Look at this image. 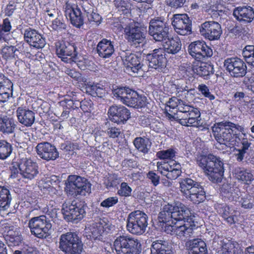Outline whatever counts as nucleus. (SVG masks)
<instances>
[{"label": "nucleus", "instance_id": "obj_1", "mask_svg": "<svg viewBox=\"0 0 254 254\" xmlns=\"http://www.w3.org/2000/svg\"><path fill=\"white\" fill-rule=\"evenodd\" d=\"M178 97H173L167 103L166 110L170 118L178 121L184 126L198 127L200 123V113L198 108L187 102L192 99L194 89L187 85L178 89Z\"/></svg>", "mask_w": 254, "mask_h": 254}, {"label": "nucleus", "instance_id": "obj_2", "mask_svg": "<svg viewBox=\"0 0 254 254\" xmlns=\"http://www.w3.org/2000/svg\"><path fill=\"white\" fill-rule=\"evenodd\" d=\"M190 214L189 207L179 201L165 205L158 215L160 225L166 229L169 226H172L175 221H182Z\"/></svg>", "mask_w": 254, "mask_h": 254}, {"label": "nucleus", "instance_id": "obj_3", "mask_svg": "<svg viewBox=\"0 0 254 254\" xmlns=\"http://www.w3.org/2000/svg\"><path fill=\"white\" fill-rule=\"evenodd\" d=\"M214 136L220 144L231 147L237 145L240 138L237 131H244V128L230 122L218 123L212 128Z\"/></svg>", "mask_w": 254, "mask_h": 254}, {"label": "nucleus", "instance_id": "obj_4", "mask_svg": "<svg viewBox=\"0 0 254 254\" xmlns=\"http://www.w3.org/2000/svg\"><path fill=\"white\" fill-rule=\"evenodd\" d=\"M196 163L210 181L213 182L221 181L224 168L223 160L220 157L211 154L200 155L196 158Z\"/></svg>", "mask_w": 254, "mask_h": 254}, {"label": "nucleus", "instance_id": "obj_5", "mask_svg": "<svg viewBox=\"0 0 254 254\" xmlns=\"http://www.w3.org/2000/svg\"><path fill=\"white\" fill-rule=\"evenodd\" d=\"M180 190L183 196L194 203H199L205 197V193L198 183L190 178L183 179L180 183Z\"/></svg>", "mask_w": 254, "mask_h": 254}, {"label": "nucleus", "instance_id": "obj_6", "mask_svg": "<svg viewBox=\"0 0 254 254\" xmlns=\"http://www.w3.org/2000/svg\"><path fill=\"white\" fill-rule=\"evenodd\" d=\"M91 184L84 178L76 175L68 176L66 182L65 191L68 195L73 197L78 195H85L91 192Z\"/></svg>", "mask_w": 254, "mask_h": 254}, {"label": "nucleus", "instance_id": "obj_7", "mask_svg": "<svg viewBox=\"0 0 254 254\" xmlns=\"http://www.w3.org/2000/svg\"><path fill=\"white\" fill-rule=\"evenodd\" d=\"M114 246L118 254H139L141 251L139 241L128 235L118 237L114 241Z\"/></svg>", "mask_w": 254, "mask_h": 254}, {"label": "nucleus", "instance_id": "obj_8", "mask_svg": "<svg viewBox=\"0 0 254 254\" xmlns=\"http://www.w3.org/2000/svg\"><path fill=\"white\" fill-rule=\"evenodd\" d=\"M147 226L148 216L144 212L136 210L128 214L127 229L129 233L141 235L145 232Z\"/></svg>", "mask_w": 254, "mask_h": 254}, {"label": "nucleus", "instance_id": "obj_9", "mask_svg": "<svg viewBox=\"0 0 254 254\" xmlns=\"http://www.w3.org/2000/svg\"><path fill=\"white\" fill-rule=\"evenodd\" d=\"M59 248L65 254H80L83 244L76 233L67 232L61 236Z\"/></svg>", "mask_w": 254, "mask_h": 254}, {"label": "nucleus", "instance_id": "obj_10", "mask_svg": "<svg viewBox=\"0 0 254 254\" xmlns=\"http://www.w3.org/2000/svg\"><path fill=\"white\" fill-rule=\"evenodd\" d=\"M10 170L13 174L19 171L22 177L28 180L34 179L39 173L37 163L28 158H22L19 162H13Z\"/></svg>", "mask_w": 254, "mask_h": 254}, {"label": "nucleus", "instance_id": "obj_11", "mask_svg": "<svg viewBox=\"0 0 254 254\" xmlns=\"http://www.w3.org/2000/svg\"><path fill=\"white\" fill-rule=\"evenodd\" d=\"M183 220H184L186 223L178 225L176 222H175L173 225L166 228L165 231L167 234L175 235L178 238L182 239L190 237L192 234L193 229L196 227L195 216L191 210L190 215Z\"/></svg>", "mask_w": 254, "mask_h": 254}, {"label": "nucleus", "instance_id": "obj_12", "mask_svg": "<svg viewBox=\"0 0 254 254\" xmlns=\"http://www.w3.org/2000/svg\"><path fill=\"white\" fill-rule=\"evenodd\" d=\"M113 225L106 218L100 219L97 222L93 223L89 227H86V237L91 240L103 241L104 235L114 229Z\"/></svg>", "mask_w": 254, "mask_h": 254}, {"label": "nucleus", "instance_id": "obj_13", "mask_svg": "<svg viewBox=\"0 0 254 254\" xmlns=\"http://www.w3.org/2000/svg\"><path fill=\"white\" fill-rule=\"evenodd\" d=\"M125 38L132 45H136L145 42L146 32L138 23L130 21L123 26Z\"/></svg>", "mask_w": 254, "mask_h": 254}, {"label": "nucleus", "instance_id": "obj_14", "mask_svg": "<svg viewBox=\"0 0 254 254\" xmlns=\"http://www.w3.org/2000/svg\"><path fill=\"white\" fill-rule=\"evenodd\" d=\"M31 233L38 238H46L50 234L52 225L45 215L31 218L28 223Z\"/></svg>", "mask_w": 254, "mask_h": 254}, {"label": "nucleus", "instance_id": "obj_15", "mask_svg": "<svg viewBox=\"0 0 254 254\" xmlns=\"http://www.w3.org/2000/svg\"><path fill=\"white\" fill-rule=\"evenodd\" d=\"M64 218L68 221L80 220L83 218L85 214L84 205L80 202H65L63 204L62 209Z\"/></svg>", "mask_w": 254, "mask_h": 254}, {"label": "nucleus", "instance_id": "obj_16", "mask_svg": "<svg viewBox=\"0 0 254 254\" xmlns=\"http://www.w3.org/2000/svg\"><path fill=\"white\" fill-rule=\"evenodd\" d=\"M169 28L162 20L152 19L150 22L149 32L156 41L163 42L168 37Z\"/></svg>", "mask_w": 254, "mask_h": 254}, {"label": "nucleus", "instance_id": "obj_17", "mask_svg": "<svg viewBox=\"0 0 254 254\" xmlns=\"http://www.w3.org/2000/svg\"><path fill=\"white\" fill-rule=\"evenodd\" d=\"M172 24L178 34L185 36L191 33V21L187 14H174Z\"/></svg>", "mask_w": 254, "mask_h": 254}, {"label": "nucleus", "instance_id": "obj_18", "mask_svg": "<svg viewBox=\"0 0 254 254\" xmlns=\"http://www.w3.org/2000/svg\"><path fill=\"white\" fill-rule=\"evenodd\" d=\"M157 170L163 176L170 180H175L181 174V166L175 160L167 162H158L157 163Z\"/></svg>", "mask_w": 254, "mask_h": 254}, {"label": "nucleus", "instance_id": "obj_19", "mask_svg": "<svg viewBox=\"0 0 254 254\" xmlns=\"http://www.w3.org/2000/svg\"><path fill=\"white\" fill-rule=\"evenodd\" d=\"M126 70L129 74L131 73L142 74L144 70L143 65L141 63V59L132 53H126L122 57Z\"/></svg>", "mask_w": 254, "mask_h": 254}, {"label": "nucleus", "instance_id": "obj_20", "mask_svg": "<svg viewBox=\"0 0 254 254\" xmlns=\"http://www.w3.org/2000/svg\"><path fill=\"white\" fill-rule=\"evenodd\" d=\"M224 66L232 76L243 77L247 72V66L245 62L238 58H228L225 60Z\"/></svg>", "mask_w": 254, "mask_h": 254}, {"label": "nucleus", "instance_id": "obj_21", "mask_svg": "<svg viewBox=\"0 0 254 254\" xmlns=\"http://www.w3.org/2000/svg\"><path fill=\"white\" fill-rule=\"evenodd\" d=\"M189 54L197 60L203 59L205 57H210L213 55L212 50L203 41H195L189 46Z\"/></svg>", "mask_w": 254, "mask_h": 254}, {"label": "nucleus", "instance_id": "obj_22", "mask_svg": "<svg viewBox=\"0 0 254 254\" xmlns=\"http://www.w3.org/2000/svg\"><path fill=\"white\" fill-rule=\"evenodd\" d=\"M199 31L201 35L209 40L218 39L222 34L220 25L214 21H206L202 23Z\"/></svg>", "mask_w": 254, "mask_h": 254}, {"label": "nucleus", "instance_id": "obj_23", "mask_svg": "<svg viewBox=\"0 0 254 254\" xmlns=\"http://www.w3.org/2000/svg\"><path fill=\"white\" fill-rule=\"evenodd\" d=\"M76 48L74 45L64 41L59 42L56 44V53L62 61L72 63V58L76 54Z\"/></svg>", "mask_w": 254, "mask_h": 254}, {"label": "nucleus", "instance_id": "obj_24", "mask_svg": "<svg viewBox=\"0 0 254 254\" xmlns=\"http://www.w3.org/2000/svg\"><path fill=\"white\" fill-rule=\"evenodd\" d=\"M149 62V66L158 69L159 71H162L166 67L167 59L165 57V53L162 48L156 49L153 52L147 55Z\"/></svg>", "mask_w": 254, "mask_h": 254}, {"label": "nucleus", "instance_id": "obj_25", "mask_svg": "<svg viewBox=\"0 0 254 254\" xmlns=\"http://www.w3.org/2000/svg\"><path fill=\"white\" fill-rule=\"evenodd\" d=\"M64 8L66 18L69 19L73 25L80 27L83 24L81 12L77 5L67 1L65 3Z\"/></svg>", "mask_w": 254, "mask_h": 254}, {"label": "nucleus", "instance_id": "obj_26", "mask_svg": "<svg viewBox=\"0 0 254 254\" xmlns=\"http://www.w3.org/2000/svg\"><path fill=\"white\" fill-rule=\"evenodd\" d=\"M36 148L39 156L44 160H54L59 156V153L55 146L49 142L38 143Z\"/></svg>", "mask_w": 254, "mask_h": 254}, {"label": "nucleus", "instance_id": "obj_27", "mask_svg": "<svg viewBox=\"0 0 254 254\" xmlns=\"http://www.w3.org/2000/svg\"><path fill=\"white\" fill-rule=\"evenodd\" d=\"M24 38L31 46L37 49L43 48L46 45L45 39L42 35L36 30L30 28L25 30Z\"/></svg>", "mask_w": 254, "mask_h": 254}, {"label": "nucleus", "instance_id": "obj_28", "mask_svg": "<svg viewBox=\"0 0 254 254\" xmlns=\"http://www.w3.org/2000/svg\"><path fill=\"white\" fill-rule=\"evenodd\" d=\"M108 113L110 119L117 124L124 123L128 119L130 115L129 111L122 106L111 107Z\"/></svg>", "mask_w": 254, "mask_h": 254}, {"label": "nucleus", "instance_id": "obj_29", "mask_svg": "<svg viewBox=\"0 0 254 254\" xmlns=\"http://www.w3.org/2000/svg\"><path fill=\"white\" fill-rule=\"evenodd\" d=\"M233 15L241 24H248L254 19V10L252 7L239 6L234 10Z\"/></svg>", "mask_w": 254, "mask_h": 254}, {"label": "nucleus", "instance_id": "obj_30", "mask_svg": "<svg viewBox=\"0 0 254 254\" xmlns=\"http://www.w3.org/2000/svg\"><path fill=\"white\" fill-rule=\"evenodd\" d=\"M16 114L18 122L25 127H31L35 122L34 113L26 108L18 107Z\"/></svg>", "mask_w": 254, "mask_h": 254}, {"label": "nucleus", "instance_id": "obj_31", "mask_svg": "<svg viewBox=\"0 0 254 254\" xmlns=\"http://www.w3.org/2000/svg\"><path fill=\"white\" fill-rule=\"evenodd\" d=\"M185 247L189 254H207V249L205 242L200 239L190 240L186 242Z\"/></svg>", "mask_w": 254, "mask_h": 254}, {"label": "nucleus", "instance_id": "obj_32", "mask_svg": "<svg viewBox=\"0 0 254 254\" xmlns=\"http://www.w3.org/2000/svg\"><path fill=\"white\" fill-rule=\"evenodd\" d=\"M234 177L245 185H250L254 180L252 171L243 167H237L233 171Z\"/></svg>", "mask_w": 254, "mask_h": 254}, {"label": "nucleus", "instance_id": "obj_33", "mask_svg": "<svg viewBox=\"0 0 254 254\" xmlns=\"http://www.w3.org/2000/svg\"><path fill=\"white\" fill-rule=\"evenodd\" d=\"M96 48L99 56L105 59L110 57L115 51L113 42L106 39H103L100 41Z\"/></svg>", "mask_w": 254, "mask_h": 254}, {"label": "nucleus", "instance_id": "obj_34", "mask_svg": "<svg viewBox=\"0 0 254 254\" xmlns=\"http://www.w3.org/2000/svg\"><path fill=\"white\" fill-rule=\"evenodd\" d=\"M12 86L11 81L0 72V101L6 102L10 97Z\"/></svg>", "mask_w": 254, "mask_h": 254}, {"label": "nucleus", "instance_id": "obj_35", "mask_svg": "<svg viewBox=\"0 0 254 254\" xmlns=\"http://www.w3.org/2000/svg\"><path fill=\"white\" fill-rule=\"evenodd\" d=\"M163 50L169 54H176L181 49L182 44L178 37L167 38L163 42Z\"/></svg>", "mask_w": 254, "mask_h": 254}, {"label": "nucleus", "instance_id": "obj_36", "mask_svg": "<svg viewBox=\"0 0 254 254\" xmlns=\"http://www.w3.org/2000/svg\"><path fill=\"white\" fill-rule=\"evenodd\" d=\"M128 91L129 93L126 99L124 104L134 108L142 107L145 105V99L144 97L139 96L136 91L131 89Z\"/></svg>", "mask_w": 254, "mask_h": 254}, {"label": "nucleus", "instance_id": "obj_37", "mask_svg": "<svg viewBox=\"0 0 254 254\" xmlns=\"http://www.w3.org/2000/svg\"><path fill=\"white\" fill-rule=\"evenodd\" d=\"M151 254H172V252L167 241L158 240L152 242Z\"/></svg>", "mask_w": 254, "mask_h": 254}, {"label": "nucleus", "instance_id": "obj_38", "mask_svg": "<svg viewBox=\"0 0 254 254\" xmlns=\"http://www.w3.org/2000/svg\"><path fill=\"white\" fill-rule=\"evenodd\" d=\"M16 125L14 120L7 116H0V132L9 134L14 132Z\"/></svg>", "mask_w": 254, "mask_h": 254}, {"label": "nucleus", "instance_id": "obj_39", "mask_svg": "<svg viewBox=\"0 0 254 254\" xmlns=\"http://www.w3.org/2000/svg\"><path fill=\"white\" fill-rule=\"evenodd\" d=\"M11 200L9 190L4 187L0 186V211L6 210L9 207Z\"/></svg>", "mask_w": 254, "mask_h": 254}, {"label": "nucleus", "instance_id": "obj_40", "mask_svg": "<svg viewBox=\"0 0 254 254\" xmlns=\"http://www.w3.org/2000/svg\"><path fill=\"white\" fill-rule=\"evenodd\" d=\"M192 68L194 72L200 76L205 77L213 73V66L205 63L198 62Z\"/></svg>", "mask_w": 254, "mask_h": 254}, {"label": "nucleus", "instance_id": "obj_41", "mask_svg": "<svg viewBox=\"0 0 254 254\" xmlns=\"http://www.w3.org/2000/svg\"><path fill=\"white\" fill-rule=\"evenodd\" d=\"M133 144L139 151L147 154L151 148V142L147 138L137 137L134 139Z\"/></svg>", "mask_w": 254, "mask_h": 254}, {"label": "nucleus", "instance_id": "obj_42", "mask_svg": "<svg viewBox=\"0 0 254 254\" xmlns=\"http://www.w3.org/2000/svg\"><path fill=\"white\" fill-rule=\"evenodd\" d=\"M221 243V251L222 254H242V250L237 244L227 240Z\"/></svg>", "mask_w": 254, "mask_h": 254}, {"label": "nucleus", "instance_id": "obj_43", "mask_svg": "<svg viewBox=\"0 0 254 254\" xmlns=\"http://www.w3.org/2000/svg\"><path fill=\"white\" fill-rule=\"evenodd\" d=\"M7 231V237L9 240L13 243L14 245H18L22 240V236L19 228L13 226L6 228Z\"/></svg>", "mask_w": 254, "mask_h": 254}, {"label": "nucleus", "instance_id": "obj_44", "mask_svg": "<svg viewBox=\"0 0 254 254\" xmlns=\"http://www.w3.org/2000/svg\"><path fill=\"white\" fill-rule=\"evenodd\" d=\"M131 89L127 87H118L113 90V94L117 100L125 104L126 99Z\"/></svg>", "mask_w": 254, "mask_h": 254}, {"label": "nucleus", "instance_id": "obj_45", "mask_svg": "<svg viewBox=\"0 0 254 254\" xmlns=\"http://www.w3.org/2000/svg\"><path fill=\"white\" fill-rule=\"evenodd\" d=\"M18 51L16 47L13 46H7L4 47L1 51L3 58L7 60L17 58V53Z\"/></svg>", "mask_w": 254, "mask_h": 254}, {"label": "nucleus", "instance_id": "obj_46", "mask_svg": "<svg viewBox=\"0 0 254 254\" xmlns=\"http://www.w3.org/2000/svg\"><path fill=\"white\" fill-rule=\"evenodd\" d=\"M242 55L248 64L254 66V46H246L243 50Z\"/></svg>", "mask_w": 254, "mask_h": 254}, {"label": "nucleus", "instance_id": "obj_47", "mask_svg": "<svg viewBox=\"0 0 254 254\" xmlns=\"http://www.w3.org/2000/svg\"><path fill=\"white\" fill-rule=\"evenodd\" d=\"M12 26L8 18L3 19L2 24H0V41H5L6 36L11 31Z\"/></svg>", "mask_w": 254, "mask_h": 254}, {"label": "nucleus", "instance_id": "obj_48", "mask_svg": "<svg viewBox=\"0 0 254 254\" xmlns=\"http://www.w3.org/2000/svg\"><path fill=\"white\" fill-rule=\"evenodd\" d=\"M177 152L173 148H169L167 150H163L156 153V157L161 160H175Z\"/></svg>", "mask_w": 254, "mask_h": 254}, {"label": "nucleus", "instance_id": "obj_49", "mask_svg": "<svg viewBox=\"0 0 254 254\" xmlns=\"http://www.w3.org/2000/svg\"><path fill=\"white\" fill-rule=\"evenodd\" d=\"M11 144L5 140L0 141V159H5L12 152Z\"/></svg>", "mask_w": 254, "mask_h": 254}, {"label": "nucleus", "instance_id": "obj_50", "mask_svg": "<svg viewBox=\"0 0 254 254\" xmlns=\"http://www.w3.org/2000/svg\"><path fill=\"white\" fill-rule=\"evenodd\" d=\"M72 62L76 64L79 68L84 70L87 66L90 65V61L85 55H77L75 54L72 59Z\"/></svg>", "mask_w": 254, "mask_h": 254}, {"label": "nucleus", "instance_id": "obj_51", "mask_svg": "<svg viewBox=\"0 0 254 254\" xmlns=\"http://www.w3.org/2000/svg\"><path fill=\"white\" fill-rule=\"evenodd\" d=\"M85 12L86 13V16L89 22L95 23L96 25L100 23L101 17L100 15L93 11L92 8H89L87 10L83 8Z\"/></svg>", "mask_w": 254, "mask_h": 254}, {"label": "nucleus", "instance_id": "obj_52", "mask_svg": "<svg viewBox=\"0 0 254 254\" xmlns=\"http://www.w3.org/2000/svg\"><path fill=\"white\" fill-rule=\"evenodd\" d=\"M51 27L58 32H62L66 27L65 23L62 18H56L53 21Z\"/></svg>", "mask_w": 254, "mask_h": 254}, {"label": "nucleus", "instance_id": "obj_53", "mask_svg": "<svg viewBox=\"0 0 254 254\" xmlns=\"http://www.w3.org/2000/svg\"><path fill=\"white\" fill-rule=\"evenodd\" d=\"M131 188L127 185V183L123 182L121 184L120 188L118 190V194L122 196H129L131 192Z\"/></svg>", "mask_w": 254, "mask_h": 254}, {"label": "nucleus", "instance_id": "obj_54", "mask_svg": "<svg viewBox=\"0 0 254 254\" xmlns=\"http://www.w3.org/2000/svg\"><path fill=\"white\" fill-rule=\"evenodd\" d=\"M106 133L108 136L112 138H116L118 137L123 133L121 128L115 127H109L106 131Z\"/></svg>", "mask_w": 254, "mask_h": 254}, {"label": "nucleus", "instance_id": "obj_55", "mask_svg": "<svg viewBox=\"0 0 254 254\" xmlns=\"http://www.w3.org/2000/svg\"><path fill=\"white\" fill-rule=\"evenodd\" d=\"M241 206L245 209H251L253 207L254 200L250 195H245L241 201Z\"/></svg>", "mask_w": 254, "mask_h": 254}, {"label": "nucleus", "instance_id": "obj_56", "mask_svg": "<svg viewBox=\"0 0 254 254\" xmlns=\"http://www.w3.org/2000/svg\"><path fill=\"white\" fill-rule=\"evenodd\" d=\"M114 4L119 11L123 13H125L128 7V4L126 0H114Z\"/></svg>", "mask_w": 254, "mask_h": 254}, {"label": "nucleus", "instance_id": "obj_57", "mask_svg": "<svg viewBox=\"0 0 254 254\" xmlns=\"http://www.w3.org/2000/svg\"><path fill=\"white\" fill-rule=\"evenodd\" d=\"M118 202V198L117 196L109 197L104 200L100 204L102 207L109 208L117 204Z\"/></svg>", "mask_w": 254, "mask_h": 254}, {"label": "nucleus", "instance_id": "obj_58", "mask_svg": "<svg viewBox=\"0 0 254 254\" xmlns=\"http://www.w3.org/2000/svg\"><path fill=\"white\" fill-rule=\"evenodd\" d=\"M198 89L202 94L205 97L209 98V100H212L215 99L214 96L210 93L208 87L206 85L203 84L199 85Z\"/></svg>", "mask_w": 254, "mask_h": 254}, {"label": "nucleus", "instance_id": "obj_59", "mask_svg": "<svg viewBox=\"0 0 254 254\" xmlns=\"http://www.w3.org/2000/svg\"><path fill=\"white\" fill-rule=\"evenodd\" d=\"M80 108L84 112H90L93 109V103L90 100L85 99L80 102Z\"/></svg>", "mask_w": 254, "mask_h": 254}, {"label": "nucleus", "instance_id": "obj_60", "mask_svg": "<svg viewBox=\"0 0 254 254\" xmlns=\"http://www.w3.org/2000/svg\"><path fill=\"white\" fill-rule=\"evenodd\" d=\"M244 83L248 88L254 93V74L247 75L244 79Z\"/></svg>", "mask_w": 254, "mask_h": 254}, {"label": "nucleus", "instance_id": "obj_61", "mask_svg": "<svg viewBox=\"0 0 254 254\" xmlns=\"http://www.w3.org/2000/svg\"><path fill=\"white\" fill-rule=\"evenodd\" d=\"M65 72L68 76L76 80H83L81 73L73 69L66 68L65 70Z\"/></svg>", "mask_w": 254, "mask_h": 254}, {"label": "nucleus", "instance_id": "obj_62", "mask_svg": "<svg viewBox=\"0 0 254 254\" xmlns=\"http://www.w3.org/2000/svg\"><path fill=\"white\" fill-rule=\"evenodd\" d=\"M186 0H167V4L174 8H178L184 6Z\"/></svg>", "mask_w": 254, "mask_h": 254}, {"label": "nucleus", "instance_id": "obj_63", "mask_svg": "<svg viewBox=\"0 0 254 254\" xmlns=\"http://www.w3.org/2000/svg\"><path fill=\"white\" fill-rule=\"evenodd\" d=\"M97 84L94 83L89 82L85 84V90L86 93L93 96L96 93V88Z\"/></svg>", "mask_w": 254, "mask_h": 254}, {"label": "nucleus", "instance_id": "obj_64", "mask_svg": "<svg viewBox=\"0 0 254 254\" xmlns=\"http://www.w3.org/2000/svg\"><path fill=\"white\" fill-rule=\"evenodd\" d=\"M147 177L151 181L154 186H157L159 183V177L152 171H150L147 174Z\"/></svg>", "mask_w": 254, "mask_h": 254}]
</instances>
